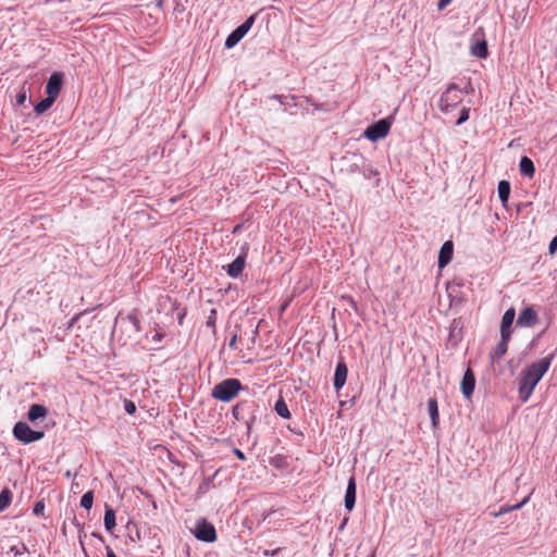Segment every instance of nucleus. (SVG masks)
Listing matches in <instances>:
<instances>
[{
	"mask_svg": "<svg viewBox=\"0 0 557 557\" xmlns=\"http://www.w3.org/2000/svg\"><path fill=\"white\" fill-rule=\"evenodd\" d=\"M557 349L550 352L548 356L532 362L525 367L521 372L519 380L518 393L521 401L525 403L531 397L535 386L548 371L553 360L556 357Z\"/></svg>",
	"mask_w": 557,
	"mask_h": 557,
	"instance_id": "f257e3e1",
	"label": "nucleus"
},
{
	"mask_svg": "<svg viewBox=\"0 0 557 557\" xmlns=\"http://www.w3.org/2000/svg\"><path fill=\"white\" fill-rule=\"evenodd\" d=\"M245 387L238 379L230 377L215 384L211 397L222 403L232 401Z\"/></svg>",
	"mask_w": 557,
	"mask_h": 557,
	"instance_id": "f03ea898",
	"label": "nucleus"
},
{
	"mask_svg": "<svg viewBox=\"0 0 557 557\" xmlns=\"http://www.w3.org/2000/svg\"><path fill=\"white\" fill-rule=\"evenodd\" d=\"M465 92L455 83L449 84L441 96L438 102L440 110L444 113L449 112L462 101Z\"/></svg>",
	"mask_w": 557,
	"mask_h": 557,
	"instance_id": "7ed1b4c3",
	"label": "nucleus"
},
{
	"mask_svg": "<svg viewBox=\"0 0 557 557\" xmlns=\"http://www.w3.org/2000/svg\"><path fill=\"white\" fill-rule=\"evenodd\" d=\"M12 434L15 440L25 445L40 441L45 436L44 431L33 430L24 421H18L14 424Z\"/></svg>",
	"mask_w": 557,
	"mask_h": 557,
	"instance_id": "20e7f679",
	"label": "nucleus"
},
{
	"mask_svg": "<svg viewBox=\"0 0 557 557\" xmlns=\"http://www.w3.org/2000/svg\"><path fill=\"white\" fill-rule=\"evenodd\" d=\"M256 21V14L250 15L243 24L237 26L225 39V48H234L250 30Z\"/></svg>",
	"mask_w": 557,
	"mask_h": 557,
	"instance_id": "39448f33",
	"label": "nucleus"
},
{
	"mask_svg": "<svg viewBox=\"0 0 557 557\" xmlns=\"http://www.w3.org/2000/svg\"><path fill=\"white\" fill-rule=\"evenodd\" d=\"M391 125L388 119H381L366 128L364 137L371 141L383 139L389 133Z\"/></svg>",
	"mask_w": 557,
	"mask_h": 557,
	"instance_id": "423d86ee",
	"label": "nucleus"
},
{
	"mask_svg": "<svg viewBox=\"0 0 557 557\" xmlns=\"http://www.w3.org/2000/svg\"><path fill=\"white\" fill-rule=\"evenodd\" d=\"M470 52L473 57H476L479 59L487 58V55H488L487 41L484 38V33H483L482 28H479L473 34Z\"/></svg>",
	"mask_w": 557,
	"mask_h": 557,
	"instance_id": "0eeeda50",
	"label": "nucleus"
},
{
	"mask_svg": "<svg viewBox=\"0 0 557 557\" xmlns=\"http://www.w3.org/2000/svg\"><path fill=\"white\" fill-rule=\"evenodd\" d=\"M195 537L206 543H213L216 540V531L212 523L201 520L193 531Z\"/></svg>",
	"mask_w": 557,
	"mask_h": 557,
	"instance_id": "6e6552de",
	"label": "nucleus"
},
{
	"mask_svg": "<svg viewBox=\"0 0 557 557\" xmlns=\"http://www.w3.org/2000/svg\"><path fill=\"white\" fill-rule=\"evenodd\" d=\"M539 322V315L532 306L524 307L518 315L517 326L532 327Z\"/></svg>",
	"mask_w": 557,
	"mask_h": 557,
	"instance_id": "1a4fd4ad",
	"label": "nucleus"
},
{
	"mask_svg": "<svg viewBox=\"0 0 557 557\" xmlns=\"http://www.w3.org/2000/svg\"><path fill=\"white\" fill-rule=\"evenodd\" d=\"M64 82V74L62 72H53L47 81L46 94L54 99L61 91Z\"/></svg>",
	"mask_w": 557,
	"mask_h": 557,
	"instance_id": "9d476101",
	"label": "nucleus"
},
{
	"mask_svg": "<svg viewBox=\"0 0 557 557\" xmlns=\"http://www.w3.org/2000/svg\"><path fill=\"white\" fill-rule=\"evenodd\" d=\"M475 388V375L471 368H467L460 382V389L466 399H470Z\"/></svg>",
	"mask_w": 557,
	"mask_h": 557,
	"instance_id": "9b49d317",
	"label": "nucleus"
},
{
	"mask_svg": "<svg viewBox=\"0 0 557 557\" xmlns=\"http://www.w3.org/2000/svg\"><path fill=\"white\" fill-rule=\"evenodd\" d=\"M348 368L344 358H341L336 364L333 386L336 392L341 391L347 381Z\"/></svg>",
	"mask_w": 557,
	"mask_h": 557,
	"instance_id": "f8f14e48",
	"label": "nucleus"
},
{
	"mask_svg": "<svg viewBox=\"0 0 557 557\" xmlns=\"http://www.w3.org/2000/svg\"><path fill=\"white\" fill-rule=\"evenodd\" d=\"M253 406V403L252 401H248V400H245V401H242V403H238L237 405H235L233 408H232V414L233 417L235 418V420L237 421H245L246 425H247V432L249 433L250 430H251V426L256 420V417L252 416L250 417L248 420H245V417L243 414V411L246 409V408H250Z\"/></svg>",
	"mask_w": 557,
	"mask_h": 557,
	"instance_id": "ddd939ff",
	"label": "nucleus"
},
{
	"mask_svg": "<svg viewBox=\"0 0 557 557\" xmlns=\"http://www.w3.org/2000/svg\"><path fill=\"white\" fill-rule=\"evenodd\" d=\"M516 318L515 308H509L505 311L500 321V335L506 337H511L512 334V324Z\"/></svg>",
	"mask_w": 557,
	"mask_h": 557,
	"instance_id": "4468645a",
	"label": "nucleus"
},
{
	"mask_svg": "<svg viewBox=\"0 0 557 557\" xmlns=\"http://www.w3.org/2000/svg\"><path fill=\"white\" fill-rule=\"evenodd\" d=\"M245 264L246 253L243 252L242 255L236 257V259L233 262L223 268L225 269L228 276H231L232 278H237L242 274Z\"/></svg>",
	"mask_w": 557,
	"mask_h": 557,
	"instance_id": "2eb2a0df",
	"label": "nucleus"
},
{
	"mask_svg": "<svg viewBox=\"0 0 557 557\" xmlns=\"http://www.w3.org/2000/svg\"><path fill=\"white\" fill-rule=\"evenodd\" d=\"M454 244L451 240L445 242L438 252L437 264L440 269H444L453 259Z\"/></svg>",
	"mask_w": 557,
	"mask_h": 557,
	"instance_id": "dca6fc26",
	"label": "nucleus"
},
{
	"mask_svg": "<svg viewBox=\"0 0 557 557\" xmlns=\"http://www.w3.org/2000/svg\"><path fill=\"white\" fill-rule=\"evenodd\" d=\"M356 494H357V485L355 476H350L347 483L346 493H345V508L348 511H351L356 505Z\"/></svg>",
	"mask_w": 557,
	"mask_h": 557,
	"instance_id": "f3484780",
	"label": "nucleus"
},
{
	"mask_svg": "<svg viewBox=\"0 0 557 557\" xmlns=\"http://www.w3.org/2000/svg\"><path fill=\"white\" fill-rule=\"evenodd\" d=\"M511 337H506L500 335V339L494 350L490 354L491 363L494 364L496 361H499L508 350V344Z\"/></svg>",
	"mask_w": 557,
	"mask_h": 557,
	"instance_id": "a211bd4d",
	"label": "nucleus"
},
{
	"mask_svg": "<svg viewBox=\"0 0 557 557\" xmlns=\"http://www.w3.org/2000/svg\"><path fill=\"white\" fill-rule=\"evenodd\" d=\"M48 416V409L44 405L33 404L27 412V419L29 422L35 423L39 419H44Z\"/></svg>",
	"mask_w": 557,
	"mask_h": 557,
	"instance_id": "6ab92c4d",
	"label": "nucleus"
},
{
	"mask_svg": "<svg viewBox=\"0 0 557 557\" xmlns=\"http://www.w3.org/2000/svg\"><path fill=\"white\" fill-rule=\"evenodd\" d=\"M510 190H511V187H510V183L508 181L503 180L498 183L497 194H498V198L504 208L507 207L509 196H510Z\"/></svg>",
	"mask_w": 557,
	"mask_h": 557,
	"instance_id": "aec40b11",
	"label": "nucleus"
},
{
	"mask_svg": "<svg viewBox=\"0 0 557 557\" xmlns=\"http://www.w3.org/2000/svg\"><path fill=\"white\" fill-rule=\"evenodd\" d=\"M519 169H520V173L521 175L523 176H527V177H533L534 173H535V166H534V163L533 161L524 156L520 159V162H519Z\"/></svg>",
	"mask_w": 557,
	"mask_h": 557,
	"instance_id": "412c9836",
	"label": "nucleus"
},
{
	"mask_svg": "<svg viewBox=\"0 0 557 557\" xmlns=\"http://www.w3.org/2000/svg\"><path fill=\"white\" fill-rule=\"evenodd\" d=\"M103 523L108 532H112L116 525L115 511L109 506H106Z\"/></svg>",
	"mask_w": 557,
	"mask_h": 557,
	"instance_id": "4be33fe9",
	"label": "nucleus"
},
{
	"mask_svg": "<svg viewBox=\"0 0 557 557\" xmlns=\"http://www.w3.org/2000/svg\"><path fill=\"white\" fill-rule=\"evenodd\" d=\"M55 99L48 96L44 99H41L39 102H37L34 107V111L36 112V114L40 115L42 113H45L46 111H48L52 104L54 103Z\"/></svg>",
	"mask_w": 557,
	"mask_h": 557,
	"instance_id": "5701e85b",
	"label": "nucleus"
},
{
	"mask_svg": "<svg viewBox=\"0 0 557 557\" xmlns=\"http://www.w3.org/2000/svg\"><path fill=\"white\" fill-rule=\"evenodd\" d=\"M428 407H429V413L431 417L432 425L437 426L440 421V413H438V407L437 401L435 398H430L428 400Z\"/></svg>",
	"mask_w": 557,
	"mask_h": 557,
	"instance_id": "b1692460",
	"label": "nucleus"
},
{
	"mask_svg": "<svg viewBox=\"0 0 557 557\" xmlns=\"http://www.w3.org/2000/svg\"><path fill=\"white\" fill-rule=\"evenodd\" d=\"M274 410L277 413V416H280L281 418H284V419L290 418V412L287 407V404L285 403V400L282 397L278 400H276Z\"/></svg>",
	"mask_w": 557,
	"mask_h": 557,
	"instance_id": "393cba45",
	"label": "nucleus"
},
{
	"mask_svg": "<svg viewBox=\"0 0 557 557\" xmlns=\"http://www.w3.org/2000/svg\"><path fill=\"white\" fill-rule=\"evenodd\" d=\"M12 502V492L4 488L0 492V511L5 510Z\"/></svg>",
	"mask_w": 557,
	"mask_h": 557,
	"instance_id": "a878e982",
	"label": "nucleus"
},
{
	"mask_svg": "<svg viewBox=\"0 0 557 557\" xmlns=\"http://www.w3.org/2000/svg\"><path fill=\"white\" fill-rule=\"evenodd\" d=\"M269 99H273L280 102V104L284 108V110H287V107L290 106L292 101L295 100L294 96H285V95H272L269 97Z\"/></svg>",
	"mask_w": 557,
	"mask_h": 557,
	"instance_id": "bb28decb",
	"label": "nucleus"
},
{
	"mask_svg": "<svg viewBox=\"0 0 557 557\" xmlns=\"http://www.w3.org/2000/svg\"><path fill=\"white\" fill-rule=\"evenodd\" d=\"M92 504H94V492L88 491L82 496L81 506L84 509L89 510L92 507Z\"/></svg>",
	"mask_w": 557,
	"mask_h": 557,
	"instance_id": "cd10ccee",
	"label": "nucleus"
},
{
	"mask_svg": "<svg viewBox=\"0 0 557 557\" xmlns=\"http://www.w3.org/2000/svg\"><path fill=\"white\" fill-rule=\"evenodd\" d=\"M216 309H211L209 315L207 317L206 325L215 333V323H216Z\"/></svg>",
	"mask_w": 557,
	"mask_h": 557,
	"instance_id": "c85d7f7f",
	"label": "nucleus"
},
{
	"mask_svg": "<svg viewBox=\"0 0 557 557\" xmlns=\"http://www.w3.org/2000/svg\"><path fill=\"white\" fill-rule=\"evenodd\" d=\"M528 499H529V497H525L522 502H520L519 504L513 505V506H503V507H500L499 510L503 511V515H505L512 510L520 509L528 502Z\"/></svg>",
	"mask_w": 557,
	"mask_h": 557,
	"instance_id": "c756f323",
	"label": "nucleus"
},
{
	"mask_svg": "<svg viewBox=\"0 0 557 557\" xmlns=\"http://www.w3.org/2000/svg\"><path fill=\"white\" fill-rule=\"evenodd\" d=\"M11 552L14 553L15 556L23 555L25 553H28V548L24 543H21L18 545H14L11 547Z\"/></svg>",
	"mask_w": 557,
	"mask_h": 557,
	"instance_id": "7c9ffc66",
	"label": "nucleus"
},
{
	"mask_svg": "<svg viewBox=\"0 0 557 557\" xmlns=\"http://www.w3.org/2000/svg\"><path fill=\"white\" fill-rule=\"evenodd\" d=\"M469 111L470 110L467 108H463L460 111V115H459L458 120L456 121L457 126H460L461 124H463L465 122H467L469 120Z\"/></svg>",
	"mask_w": 557,
	"mask_h": 557,
	"instance_id": "2f4dec72",
	"label": "nucleus"
},
{
	"mask_svg": "<svg viewBox=\"0 0 557 557\" xmlns=\"http://www.w3.org/2000/svg\"><path fill=\"white\" fill-rule=\"evenodd\" d=\"M44 511H45V503L44 500H39L35 504L34 506V509H33V512L35 516L37 517H44Z\"/></svg>",
	"mask_w": 557,
	"mask_h": 557,
	"instance_id": "473e14b6",
	"label": "nucleus"
},
{
	"mask_svg": "<svg viewBox=\"0 0 557 557\" xmlns=\"http://www.w3.org/2000/svg\"><path fill=\"white\" fill-rule=\"evenodd\" d=\"M124 409L128 414H134L136 412V405L134 401L125 399Z\"/></svg>",
	"mask_w": 557,
	"mask_h": 557,
	"instance_id": "72a5a7b5",
	"label": "nucleus"
},
{
	"mask_svg": "<svg viewBox=\"0 0 557 557\" xmlns=\"http://www.w3.org/2000/svg\"><path fill=\"white\" fill-rule=\"evenodd\" d=\"M129 323L134 326V329L138 332L140 331V321L136 314H129L127 317Z\"/></svg>",
	"mask_w": 557,
	"mask_h": 557,
	"instance_id": "f704fd0d",
	"label": "nucleus"
},
{
	"mask_svg": "<svg viewBox=\"0 0 557 557\" xmlns=\"http://www.w3.org/2000/svg\"><path fill=\"white\" fill-rule=\"evenodd\" d=\"M26 99H27L26 91L25 90H21L16 95V104L17 106H23L25 103Z\"/></svg>",
	"mask_w": 557,
	"mask_h": 557,
	"instance_id": "c9c22d12",
	"label": "nucleus"
},
{
	"mask_svg": "<svg viewBox=\"0 0 557 557\" xmlns=\"http://www.w3.org/2000/svg\"><path fill=\"white\" fill-rule=\"evenodd\" d=\"M557 251V235L553 237L548 245L549 255H554Z\"/></svg>",
	"mask_w": 557,
	"mask_h": 557,
	"instance_id": "e433bc0d",
	"label": "nucleus"
},
{
	"mask_svg": "<svg viewBox=\"0 0 557 557\" xmlns=\"http://www.w3.org/2000/svg\"><path fill=\"white\" fill-rule=\"evenodd\" d=\"M453 0H438L437 10L442 11L451 3Z\"/></svg>",
	"mask_w": 557,
	"mask_h": 557,
	"instance_id": "4c0bfd02",
	"label": "nucleus"
},
{
	"mask_svg": "<svg viewBox=\"0 0 557 557\" xmlns=\"http://www.w3.org/2000/svg\"><path fill=\"white\" fill-rule=\"evenodd\" d=\"M280 550H281L280 547L275 548V549H272V550L265 549V550H263V556H265V557H273V556H276Z\"/></svg>",
	"mask_w": 557,
	"mask_h": 557,
	"instance_id": "58836bf2",
	"label": "nucleus"
},
{
	"mask_svg": "<svg viewBox=\"0 0 557 557\" xmlns=\"http://www.w3.org/2000/svg\"><path fill=\"white\" fill-rule=\"evenodd\" d=\"M234 455L239 459V460H246V456L245 454L238 449V448H235L234 449Z\"/></svg>",
	"mask_w": 557,
	"mask_h": 557,
	"instance_id": "ea45409f",
	"label": "nucleus"
},
{
	"mask_svg": "<svg viewBox=\"0 0 557 557\" xmlns=\"http://www.w3.org/2000/svg\"><path fill=\"white\" fill-rule=\"evenodd\" d=\"M237 335H233L228 342V347L232 349H236Z\"/></svg>",
	"mask_w": 557,
	"mask_h": 557,
	"instance_id": "a19ab883",
	"label": "nucleus"
},
{
	"mask_svg": "<svg viewBox=\"0 0 557 557\" xmlns=\"http://www.w3.org/2000/svg\"><path fill=\"white\" fill-rule=\"evenodd\" d=\"M106 557H119L109 546L106 548Z\"/></svg>",
	"mask_w": 557,
	"mask_h": 557,
	"instance_id": "79ce46f5",
	"label": "nucleus"
},
{
	"mask_svg": "<svg viewBox=\"0 0 557 557\" xmlns=\"http://www.w3.org/2000/svg\"><path fill=\"white\" fill-rule=\"evenodd\" d=\"M348 520H349V518H348V517H345V518L343 519L342 523H341V524H339V527H338V530H339V531H343V530L345 529V527H346V524H347Z\"/></svg>",
	"mask_w": 557,
	"mask_h": 557,
	"instance_id": "37998d69",
	"label": "nucleus"
},
{
	"mask_svg": "<svg viewBox=\"0 0 557 557\" xmlns=\"http://www.w3.org/2000/svg\"><path fill=\"white\" fill-rule=\"evenodd\" d=\"M491 516H493L494 518H498V517L503 516V511L498 510V511L491 512Z\"/></svg>",
	"mask_w": 557,
	"mask_h": 557,
	"instance_id": "c03bdc74",
	"label": "nucleus"
},
{
	"mask_svg": "<svg viewBox=\"0 0 557 557\" xmlns=\"http://www.w3.org/2000/svg\"><path fill=\"white\" fill-rule=\"evenodd\" d=\"M184 317H185V312H183V313H181L178 315V319H177L178 320V324H181V325L183 324Z\"/></svg>",
	"mask_w": 557,
	"mask_h": 557,
	"instance_id": "a18cd8bd",
	"label": "nucleus"
},
{
	"mask_svg": "<svg viewBox=\"0 0 557 557\" xmlns=\"http://www.w3.org/2000/svg\"><path fill=\"white\" fill-rule=\"evenodd\" d=\"M85 312H86V311H84V312H81V313L76 314V315L72 319V321H76V320H78V319H79V318H81Z\"/></svg>",
	"mask_w": 557,
	"mask_h": 557,
	"instance_id": "49530a36",
	"label": "nucleus"
},
{
	"mask_svg": "<svg viewBox=\"0 0 557 557\" xmlns=\"http://www.w3.org/2000/svg\"><path fill=\"white\" fill-rule=\"evenodd\" d=\"M292 432H294L295 434H298V435H302V432L300 431H297V429H289Z\"/></svg>",
	"mask_w": 557,
	"mask_h": 557,
	"instance_id": "de8ad7c7",
	"label": "nucleus"
},
{
	"mask_svg": "<svg viewBox=\"0 0 557 557\" xmlns=\"http://www.w3.org/2000/svg\"><path fill=\"white\" fill-rule=\"evenodd\" d=\"M153 339H154V341H160V335H159V334H156V335L153 336Z\"/></svg>",
	"mask_w": 557,
	"mask_h": 557,
	"instance_id": "09e8293b",
	"label": "nucleus"
},
{
	"mask_svg": "<svg viewBox=\"0 0 557 557\" xmlns=\"http://www.w3.org/2000/svg\"><path fill=\"white\" fill-rule=\"evenodd\" d=\"M162 3H163V1H162V0H158V1H157V5H158V7H162Z\"/></svg>",
	"mask_w": 557,
	"mask_h": 557,
	"instance_id": "8fccbe9b",
	"label": "nucleus"
},
{
	"mask_svg": "<svg viewBox=\"0 0 557 557\" xmlns=\"http://www.w3.org/2000/svg\"><path fill=\"white\" fill-rule=\"evenodd\" d=\"M239 227H240V226H239V225H237V226L234 228L233 233L239 232Z\"/></svg>",
	"mask_w": 557,
	"mask_h": 557,
	"instance_id": "3c124183",
	"label": "nucleus"
},
{
	"mask_svg": "<svg viewBox=\"0 0 557 557\" xmlns=\"http://www.w3.org/2000/svg\"><path fill=\"white\" fill-rule=\"evenodd\" d=\"M94 536H97L99 540L103 541L101 535L94 534Z\"/></svg>",
	"mask_w": 557,
	"mask_h": 557,
	"instance_id": "603ef678",
	"label": "nucleus"
},
{
	"mask_svg": "<svg viewBox=\"0 0 557 557\" xmlns=\"http://www.w3.org/2000/svg\"><path fill=\"white\" fill-rule=\"evenodd\" d=\"M456 323H457V322H456V320H453V326H454V329L456 327Z\"/></svg>",
	"mask_w": 557,
	"mask_h": 557,
	"instance_id": "864d4df0",
	"label": "nucleus"
},
{
	"mask_svg": "<svg viewBox=\"0 0 557 557\" xmlns=\"http://www.w3.org/2000/svg\"><path fill=\"white\" fill-rule=\"evenodd\" d=\"M369 557H375L374 554L370 555Z\"/></svg>",
	"mask_w": 557,
	"mask_h": 557,
	"instance_id": "5fc2aeb1",
	"label": "nucleus"
}]
</instances>
